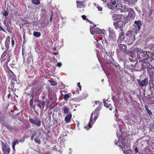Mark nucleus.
<instances>
[{
	"label": "nucleus",
	"instance_id": "f257e3e1",
	"mask_svg": "<svg viewBox=\"0 0 154 154\" xmlns=\"http://www.w3.org/2000/svg\"><path fill=\"white\" fill-rule=\"evenodd\" d=\"M115 143L116 145H117L118 146L121 147L122 150L123 151L124 154H131L127 150L130 147V145L128 143L127 140L125 139L120 135L119 137L118 140L117 142L116 140Z\"/></svg>",
	"mask_w": 154,
	"mask_h": 154
},
{
	"label": "nucleus",
	"instance_id": "f03ea898",
	"mask_svg": "<svg viewBox=\"0 0 154 154\" xmlns=\"http://www.w3.org/2000/svg\"><path fill=\"white\" fill-rule=\"evenodd\" d=\"M94 103L97 105L99 104L97 108L94 110L91 114L90 119L88 125H87L85 127V128L86 130H88L90 128L92 127L91 125H93L97 119L98 117V113L99 110L100 109L101 107L100 106L99 102L96 101Z\"/></svg>",
	"mask_w": 154,
	"mask_h": 154
},
{
	"label": "nucleus",
	"instance_id": "7ed1b4c3",
	"mask_svg": "<svg viewBox=\"0 0 154 154\" xmlns=\"http://www.w3.org/2000/svg\"><path fill=\"white\" fill-rule=\"evenodd\" d=\"M112 18L115 22L113 24L115 28L121 31L123 30V26L125 24L121 20V17L119 14H113L112 16Z\"/></svg>",
	"mask_w": 154,
	"mask_h": 154
},
{
	"label": "nucleus",
	"instance_id": "20e7f679",
	"mask_svg": "<svg viewBox=\"0 0 154 154\" xmlns=\"http://www.w3.org/2000/svg\"><path fill=\"white\" fill-rule=\"evenodd\" d=\"M95 27L96 25H94L93 26L90 27V31L91 34H102L104 36L105 35L106 32L103 29H100L98 28H95Z\"/></svg>",
	"mask_w": 154,
	"mask_h": 154
},
{
	"label": "nucleus",
	"instance_id": "39448f33",
	"mask_svg": "<svg viewBox=\"0 0 154 154\" xmlns=\"http://www.w3.org/2000/svg\"><path fill=\"white\" fill-rule=\"evenodd\" d=\"M104 106L107 107L109 108V109L112 110V109H115L116 112H117V109L116 108L115 105L114 104L113 106H111V104L109 101L108 100H106L103 101Z\"/></svg>",
	"mask_w": 154,
	"mask_h": 154
},
{
	"label": "nucleus",
	"instance_id": "423d86ee",
	"mask_svg": "<svg viewBox=\"0 0 154 154\" xmlns=\"http://www.w3.org/2000/svg\"><path fill=\"white\" fill-rule=\"evenodd\" d=\"M29 121L32 124L36 125L37 126H40L41 125L40 120L37 117H35L33 118H29Z\"/></svg>",
	"mask_w": 154,
	"mask_h": 154
},
{
	"label": "nucleus",
	"instance_id": "0eeeda50",
	"mask_svg": "<svg viewBox=\"0 0 154 154\" xmlns=\"http://www.w3.org/2000/svg\"><path fill=\"white\" fill-rule=\"evenodd\" d=\"M138 83L139 85L143 86L146 85L148 82V79L147 78L142 80H137Z\"/></svg>",
	"mask_w": 154,
	"mask_h": 154
},
{
	"label": "nucleus",
	"instance_id": "6e6552de",
	"mask_svg": "<svg viewBox=\"0 0 154 154\" xmlns=\"http://www.w3.org/2000/svg\"><path fill=\"white\" fill-rule=\"evenodd\" d=\"M125 38V33L122 31L119 34V37L117 40V42L118 44H121L122 42V41L124 40Z\"/></svg>",
	"mask_w": 154,
	"mask_h": 154
},
{
	"label": "nucleus",
	"instance_id": "1a4fd4ad",
	"mask_svg": "<svg viewBox=\"0 0 154 154\" xmlns=\"http://www.w3.org/2000/svg\"><path fill=\"white\" fill-rule=\"evenodd\" d=\"M109 38L111 39H113L116 37L115 33L114 30L111 29L110 27L109 28Z\"/></svg>",
	"mask_w": 154,
	"mask_h": 154
},
{
	"label": "nucleus",
	"instance_id": "9d476101",
	"mask_svg": "<svg viewBox=\"0 0 154 154\" xmlns=\"http://www.w3.org/2000/svg\"><path fill=\"white\" fill-rule=\"evenodd\" d=\"M135 26L134 27V29L136 31H139L140 29V26L141 25V22L140 20L135 21Z\"/></svg>",
	"mask_w": 154,
	"mask_h": 154
},
{
	"label": "nucleus",
	"instance_id": "9b49d317",
	"mask_svg": "<svg viewBox=\"0 0 154 154\" xmlns=\"http://www.w3.org/2000/svg\"><path fill=\"white\" fill-rule=\"evenodd\" d=\"M3 152L4 154H8L10 152V148L5 145H3L2 147Z\"/></svg>",
	"mask_w": 154,
	"mask_h": 154
},
{
	"label": "nucleus",
	"instance_id": "f8f14e48",
	"mask_svg": "<svg viewBox=\"0 0 154 154\" xmlns=\"http://www.w3.org/2000/svg\"><path fill=\"white\" fill-rule=\"evenodd\" d=\"M72 118V114L71 113H69L67 114L65 118V121L66 123L69 122L71 120Z\"/></svg>",
	"mask_w": 154,
	"mask_h": 154
},
{
	"label": "nucleus",
	"instance_id": "ddd939ff",
	"mask_svg": "<svg viewBox=\"0 0 154 154\" xmlns=\"http://www.w3.org/2000/svg\"><path fill=\"white\" fill-rule=\"evenodd\" d=\"M10 37L9 36H8L6 38L5 41V45L6 47L8 48L9 47V44L10 42Z\"/></svg>",
	"mask_w": 154,
	"mask_h": 154
},
{
	"label": "nucleus",
	"instance_id": "4468645a",
	"mask_svg": "<svg viewBox=\"0 0 154 154\" xmlns=\"http://www.w3.org/2000/svg\"><path fill=\"white\" fill-rule=\"evenodd\" d=\"M77 3V7L79 8H83L84 6L82 2H80L77 1H76Z\"/></svg>",
	"mask_w": 154,
	"mask_h": 154
},
{
	"label": "nucleus",
	"instance_id": "2eb2a0df",
	"mask_svg": "<svg viewBox=\"0 0 154 154\" xmlns=\"http://www.w3.org/2000/svg\"><path fill=\"white\" fill-rule=\"evenodd\" d=\"M121 9L122 11L124 12H126L128 11L129 8H128L125 5H122L121 6Z\"/></svg>",
	"mask_w": 154,
	"mask_h": 154
},
{
	"label": "nucleus",
	"instance_id": "dca6fc26",
	"mask_svg": "<svg viewBox=\"0 0 154 154\" xmlns=\"http://www.w3.org/2000/svg\"><path fill=\"white\" fill-rule=\"evenodd\" d=\"M12 143V148L13 151H15V145L17 144H18L19 143V142L17 139H14Z\"/></svg>",
	"mask_w": 154,
	"mask_h": 154
},
{
	"label": "nucleus",
	"instance_id": "f3484780",
	"mask_svg": "<svg viewBox=\"0 0 154 154\" xmlns=\"http://www.w3.org/2000/svg\"><path fill=\"white\" fill-rule=\"evenodd\" d=\"M120 48H122L121 49V50L122 51H124L125 50H126L127 48V47L125 45H124V44H121V43L120 44Z\"/></svg>",
	"mask_w": 154,
	"mask_h": 154
},
{
	"label": "nucleus",
	"instance_id": "a211bd4d",
	"mask_svg": "<svg viewBox=\"0 0 154 154\" xmlns=\"http://www.w3.org/2000/svg\"><path fill=\"white\" fill-rule=\"evenodd\" d=\"M32 2L33 4L36 5H38L40 3L39 0H32Z\"/></svg>",
	"mask_w": 154,
	"mask_h": 154
},
{
	"label": "nucleus",
	"instance_id": "6ab92c4d",
	"mask_svg": "<svg viewBox=\"0 0 154 154\" xmlns=\"http://www.w3.org/2000/svg\"><path fill=\"white\" fill-rule=\"evenodd\" d=\"M33 35L37 37H39L41 35V33L38 32H35L33 33Z\"/></svg>",
	"mask_w": 154,
	"mask_h": 154
},
{
	"label": "nucleus",
	"instance_id": "aec40b11",
	"mask_svg": "<svg viewBox=\"0 0 154 154\" xmlns=\"http://www.w3.org/2000/svg\"><path fill=\"white\" fill-rule=\"evenodd\" d=\"M128 11V16H131L133 14V11L132 9L129 8V10Z\"/></svg>",
	"mask_w": 154,
	"mask_h": 154
},
{
	"label": "nucleus",
	"instance_id": "412c9836",
	"mask_svg": "<svg viewBox=\"0 0 154 154\" xmlns=\"http://www.w3.org/2000/svg\"><path fill=\"white\" fill-rule=\"evenodd\" d=\"M35 141L36 143L40 144L41 143L40 140L39 138L38 137H36L35 139Z\"/></svg>",
	"mask_w": 154,
	"mask_h": 154
},
{
	"label": "nucleus",
	"instance_id": "4be33fe9",
	"mask_svg": "<svg viewBox=\"0 0 154 154\" xmlns=\"http://www.w3.org/2000/svg\"><path fill=\"white\" fill-rule=\"evenodd\" d=\"M51 85L52 86H55L57 85V82H56L51 80L50 81Z\"/></svg>",
	"mask_w": 154,
	"mask_h": 154
},
{
	"label": "nucleus",
	"instance_id": "5701e85b",
	"mask_svg": "<svg viewBox=\"0 0 154 154\" xmlns=\"http://www.w3.org/2000/svg\"><path fill=\"white\" fill-rule=\"evenodd\" d=\"M64 96V99L66 101L70 97L67 94H65Z\"/></svg>",
	"mask_w": 154,
	"mask_h": 154
},
{
	"label": "nucleus",
	"instance_id": "b1692460",
	"mask_svg": "<svg viewBox=\"0 0 154 154\" xmlns=\"http://www.w3.org/2000/svg\"><path fill=\"white\" fill-rule=\"evenodd\" d=\"M63 111L65 114H67L68 112V109L67 108L66 106H64L63 107Z\"/></svg>",
	"mask_w": 154,
	"mask_h": 154
},
{
	"label": "nucleus",
	"instance_id": "393cba45",
	"mask_svg": "<svg viewBox=\"0 0 154 154\" xmlns=\"http://www.w3.org/2000/svg\"><path fill=\"white\" fill-rule=\"evenodd\" d=\"M147 112L149 115L151 117V116H152L153 115L151 111L150 110H147Z\"/></svg>",
	"mask_w": 154,
	"mask_h": 154
},
{
	"label": "nucleus",
	"instance_id": "a878e982",
	"mask_svg": "<svg viewBox=\"0 0 154 154\" xmlns=\"http://www.w3.org/2000/svg\"><path fill=\"white\" fill-rule=\"evenodd\" d=\"M14 41L13 38L11 39V45H12V47H14Z\"/></svg>",
	"mask_w": 154,
	"mask_h": 154
},
{
	"label": "nucleus",
	"instance_id": "bb28decb",
	"mask_svg": "<svg viewBox=\"0 0 154 154\" xmlns=\"http://www.w3.org/2000/svg\"><path fill=\"white\" fill-rule=\"evenodd\" d=\"M8 12L6 11H4L3 14V15L4 16L6 17L8 15Z\"/></svg>",
	"mask_w": 154,
	"mask_h": 154
},
{
	"label": "nucleus",
	"instance_id": "cd10ccee",
	"mask_svg": "<svg viewBox=\"0 0 154 154\" xmlns=\"http://www.w3.org/2000/svg\"><path fill=\"white\" fill-rule=\"evenodd\" d=\"M97 8L98 9L99 11H102V8L100 6H97Z\"/></svg>",
	"mask_w": 154,
	"mask_h": 154
},
{
	"label": "nucleus",
	"instance_id": "c85d7f7f",
	"mask_svg": "<svg viewBox=\"0 0 154 154\" xmlns=\"http://www.w3.org/2000/svg\"><path fill=\"white\" fill-rule=\"evenodd\" d=\"M35 135V134H33L31 136V139L32 140H33V138Z\"/></svg>",
	"mask_w": 154,
	"mask_h": 154
},
{
	"label": "nucleus",
	"instance_id": "c756f323",
	"mask_svg": "<svg viewBox=\"0 0 154 154\" xmlns=\"http://www.w3.org/2000/svg\"><path fill=\"white\" fill-rule=\"evenodd\" d=\"M0 30L3 31L5 32H6L5 30L1 26H0Z\"/></svg>",
	"mask_w": 154,
	"mask_h": 154
},
{
	"label": "nucleus",
	"instance_id": "7c9ffc66",
	"mask_svg": "<svg viewBox=\"0 0 154 154\" xmlns=\"http://www.w3.org/2000/svg\"><path fill=\"white\" fill-rule=\"evenodd\" d=\"M62 65V63H58L57 64V66L59 67H60Z\"/></svg>",
	"mask_w": 154,
	"mask_h": 154
},
{
	"label": "nucleus",
	"instance_id": "2f4dec72",
	"mask_svg": "<svg viewBox=\"0 0 154 154\" xmlns=\"http://www.w3.org/2000/svg\"><path fill=\"white\" fill-rule=\"evenodd\" d=\"M134 151L136 153L138 152V148L137 147H135V148L134 149Z\"/></svg>",
	"mask_w": 154,
	"mask_h": 154
},
{
	"label": "nucleus",
	"instance_id": "473e14b6",
	"mask_svg": "<svg viewBox=\"0 0 154 154\" xmlns=\"http://www.w3.org/2000/svg\"><path fill=\"white\" fill-rule=\"evenodd\" d=\"M82 17L84 20H85L86 19V16L85 15H82Z\"/></svg>",
	"mask_w": 154,
	"mask_h": 154
},
{
	"label": "nucleus",
	"instance_id": "72a5a7b5",
	"mask_svg": "<svg viewBox=\"0 0 154 154\" xmlns=\"http://www.w3.org/2000/svg\"><path fill=\"white\" fill-rule=\"evenodd\" d=\"M77 85L79 87V88H80V90H81V86L80 85V83L79 82L78 83H77Z\"/></svg>",
	"mask_w": 154,
	"mask_h": 154
},
{
	"label": "nucleus",
	"instance_id": "f704fd0d",
	"mask_svg": "<svg viewBox=\"0 0 154 154\" xmlns=\"http://www.w3.org/2000/svg\"><path fill=\"white\" fill-rule=\"evenodd\" d=\"M5 126H6L8 129H10V127L8 125H5Z\"/></svg>",
	"mask_w": 154,
	"mask_h": 154
},
{
	"label": "nucleus",
	"instance_id": "c9c22d12",
	"mask_svg": "<svg viewBox=\"0 0 154 154\" xmlns=\"http://www.w3.org/2000/svg\"><path fill=\"white\" fill-rule=\"evenodd\" d=\"M102 40V38H101L99 37V38H98V40L96 39V42H97V41H100V40Z\"/></svg>",
	"mask_w": 154,
	"mask_h": 154
},
{
	"label": "nucleus",
	"instance_id": "e433bc0d",
	"mask_svg": "<svg viewBox=\"0 0 154 154\" xmlns=\"http://www.w3.org/2000/svg\"><path fill=\"white\" fill-rule=\"evenodd\" d=\"M145 109L147 111V110H149V109H148V107L147 106H145Z\"/></svg>",
	"mask_w": 154,
	"mask_h": 154
},
{
	"label": "nucleus",
	"instance_id": "4c0bfd02",
	"mask_svg": "<svg viewBox=\"0 0 154 154\" xmlns=\"http://www.w3.org/2000/svg\"><path fill=\"white\" fill-rule=\"evenodd\" d=\"M37 106L39 108H41V104H40V103H38V104H37Z\"/></svg>",
	"mask_w": 154,
	"mask_h": 154
},
{
	"label": "nucleus",
	"instance_id": "58836bf2",
	"mask_svg": "<svg viewBox=\"0 0 154 154\" xmlns=\"http://www.w3.org/2000/svg\"><path fill=\"white\" fill-rule=\"evenodd\" d=\"M138 51H139L140 52H143V51L142 50H141V49H139L138 50Z\"/></svg>",
	"mask_w": 154,
	"mask_h": 154
},
{
	"label": "nucleus",
	"instance_id": "ea45409f",
	"mask_svg": "<svg viewBox=\"0 0 154 154\" xmlns=\"http://www.w3.org/2000/svg\"><path fill=\"white\" fill-rule=\"evenodd\" d=\"M125 2H128L130 1V0H123Z\"/></svg>",
	"mask_w": 154,
	"mask_h": 154
},
{
	"label": "nucleus",
	"instance_id": "a19ab883",
	"mask_svg": "<svg viewBox=\"0 0 154 154\" xmlns=\"http://www.w3.org/2000/svg\"><path fill=\"white\" fill-rule=\"evenodd\" d=\"M8 98H10V94H9L8 95Z\"/></svg>",
	"mask_w": 154,
	"mask_h": 154
},
{
	"label": "nucleus",
	"instance_id": "79ce46f5",
	"mask_svg": "<svg viewBox=\"0 0 154 154\" xmlns=\"http://www.w3.org/2000/svg\"><path fill=\"white\" fill-rule=\"evenodd\" d=\"M52 18V16H51V18H50V21H51V20Z\"/></svg>",
	"mask_w": 154,
	"mask_h": 154
},
{
	"label": "nucleus",
	"instance_id": "37998d69",
	"mask_svg": "<svg viewBox=\"0 0 154 154\" xmlns=\"http://www.w3.org/2000/svg\"><path fill=\"white\" fill-rule=\"evenodd\" d=\"M24 54V53L23 52V51L22 52V55H23Z\"/></svg>",
	"mask_w": 154,
	"mask_h": 154
},
{
	"label": "nucleus",
	"instance_id": "c03bdc74",
	"mask_svg": "<svg viewBox=\"0 0 154 154\" xmlns=\"http://www.w3.org/2000/svg\"><path fill=\"white\" fill-rule=\"evenodd\" d=\"M119 130H120H120H121V129H120V128L119 127Z\"/></svg>",
	"mask_w": 154,
	"mask_h": 154
},
{
	"label": "nucleus",
	"instance_id": "a18cd8bd",
	"mask_svg": "<svg viewBox=\"0 0 154 154\" xmlns=\"http://www.w3.org/2000/svg\"><path fill=\"white\" fill-rule=\"evenodd\" d=\"M24 36H25V35H23V37H24Z\"/></svg>",
	"mask_w": 154,
	"mask_h": 154
},
{
	"label": "nucleus",
	"instance_id": "49530a36",
	"mask_svg": "<svg viewBox=\"0 0 154 154\" xmlns=\"http://www.w3.org/2000/svg\"><path fill=\"white\" fill-rule=\"evenodd\" d=\"M103 79H102V81H103Z\"/></svg>",
	"mask_w": 154,
	"mask_h": 154
},
{
	"label": "nucleus",
	"instance_id": "de8ad7c7",
	"mask_svg": "<svg viewBox=\"0 0 154 154\" xmlns=\"http://www.w3.org/2000/svg\"><path fill=\"white\" fill-rule=\"evenodd\" d=\"M54 54H56L55 53Z\"/></svg>",
	"mask_w": 154,
	"mask_h": 154
}]
</instances>
